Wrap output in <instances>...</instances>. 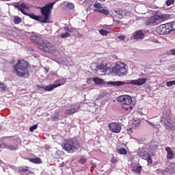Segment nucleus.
Returning <instances> with one entry per match:
<instances>
[{"mask_svg":"<svg viewBox=\"0 0 175 175\" xmlns=\"http://www.w3.org/2000/svg\"><path fill=\"white\" fill-rule=\"evenodd\" d=\"M55 3H57V1L48 3L45 6L40 8L41 14L44 16L35 15L34 14H29L28 17L32 18V20L38 21V23H40L41 24H47V23H49V20H50L51 9L54 8V5H55Z\"/></svg>","mask_w":175,"mask_h":175,"instance_id":"f257e3e1","label":"nucleus"},{"mask_svg":"<svg viewBox=\"0 0 175 175\" xmlns=\"http://www.w3.org/2000/svg\"><path fill=\"white\" fill-rule=\"evenodd\" d=\"M31 66L24 59H18L14 65V73L18 77H29L31 73Z\"/></svg>","mask_w":175,"mask_h":175,"instance_id":"f03ea898","label":"nucleus"},{"mask_svg":"<svg viewBox=\"0 0 175 175\" xmlns=\"http://www.w3.org/2000/svg\"><path fill=\"white\" fill-rule=\"evenodd\" d=\"M171 16L169 14H161L156 12L154 16H149L145 21V25L146 27H150L151 25H158V24H161L163 21H166L170 18Z\"/></svg>","mask_w":175,"mask_h":175,"instance_id":"7ed1b4c3","label":"nucleus"},{"mask_svg":"<svg viewBox=\"0 0 175 175\" xmlns=\"http://www.w3.org/2000/svg\"><path fill=\"white\" fill-rule=\"evenodd\" d=\"M147 83V78H141L135 80L128 81L127 82L124 81H109L107 84L109 85H116L120 87V85H125V84H131L133 85H144Z\"/></svg>","mask_w":175,"mask_h":175,"instance_id":"20e7f679","label":"nucleus"},{"mask_svg":"<svg viewBox=\"0 0 175 175\" xmlns=\"http://www.w3.org/2000/svg\"><path fill=\"white\" fill-rule=\"evenodd\" d=\"M62 147L69 154H73L75 150H79L80 148V142L75 139H67L66 143L63 144Z\"/></svg>","mask_w":175,"mask_h":175,"instance_id":"39448f33","label":"nucleus"},{"mask_svg":"<svg viewBox=\"0 0 175 175\" xmlns=\"http://www.w3.org/2000/svg\"><path fill=\"white\" fill-rule=\"evenodd\" d=\"M38 49L39 50H41V51H43V53H46L47 54H53V53H55V45L44 40L42 44L39 45Z\"/></svg>","mask_w":175,"mask_h":175,"instance_id":"423d86ee","label":"nucleus"},{"mask_svg":"<svg viewBox=\"0 0 175 175\" xmlns=\"http://www.w3.org/2000/svg\"><path fill=\"white\" fill-rule=\"evenodd\" d=\"M161 122H162L165 129L167 131H172L174 132L175 131V122L170 117L162 118L161 120Z\"/></svg>","mask_w":175,"mask_h":175,"instance_id":"0eeeda50","label":"nucleus"},{"mask_svg":"<svg viewBox=\"0 0 175 175\" xmlns=\"http://www.w3.org/2000/svg\"><path fill=\"white\" fill-rule=\"evenodd\" d=\"M172 25L170 23H166L164 25H161L156 28V32L159 35H167L172 32Z\"/></svg>","mask_w":175,"mask_h":175,"instance_id":"6e6552de","label":"nucleus"},{"mask_svg":"<svg viewBox=\"0 0 175 175\" xmlns=\"http://www.w3.org/2000/svg\"><path fill=\"white\" fill-rule=\"evenodd\" d=\"M13 6H14L16 9H18V10L21 12L23 14H25V16L29 15V14L25 12L24 9H26L27 10H28L29 9L31 8V7H29V5L25 3V2L21 3V5H20V3H14Z\"/></svg>","mask_w":175,"mask_h":175,"instance_id":"1a4fd4ad","label":"nucleus"},{"mask_svg":"<svg viewBox=\"0 0 175 175\" xmlns=\"http://www.w3.org/2000/svg\"><path fill=\"white\" fill-rule=\"evenodd\" d=\"M55 83H57L49 85L45 87H42V88H43V90L46 92L53 91V90H55V88H57V87H61V85H64V84H65L66 82L64 81L63 83H61V80L57 79L55 81Z\"/></svg>","mask_w":175,"mask_h":175,"instance_id":"9d476101","label":"nucleus"},{"mask_svg":"<svg viewBox=\"0 0 175 175\" xmlns=\"http://www.w3.org/2000/svg\"><path fill=\"white\" fill-rule=\"evenodd\" d=\"M137 155L139 158H142V159H145V161H147L148 163H152V159H151V154L147 152V151H138L137 152Z\"/></svg>","mask_w":175,"mask_h":175,"instance_id":"9b49d317","label":"nucleus"},{"mask_svg":"<svg viewBox=\"0 0 175 175\" xmlns=\"http://www.w3.org/2000/svg\"><path fill=\"white\" fill-rule=\"evenodd\" d=\"M109 129L112 133H120L122 127L120 123L111 122L109 124Z\"/></svg>","mask_w":175,"mask_h":175,"instance_id":"f8f14e48","label":"nucleus"},{"mask_svg":"<svg viewBox=\"0 0 175 175\" xmlns=\"http://www.w3.org/2000/svg\"><path fill=\"white\" fill-rule=\"evenodd\" d=\"M118 102L126 106L132 105V98L129 96H120L118 98Z\"/></svg>","mask_w":175,"mask_h":175,"instance_id":"ddd939ff","label":"nucleus"},{"mask_svg":"<svg viewBox=\"0 0 175 175\" xmlns=\"http://www.w3.org/2000/svg\"><path fill=\"white\" fill-rule=\"evenodd\" d=\"M115 72L117 76H125L128 71L126 70V68H125V66H122L120 65H117L116 66Z\"/></svg>","mask_w":175,"mask_h":175,"instance_id":"4468645a","label":"nucleus"},{"mask_svg":"<svg viewBox=\"0 0 175 175\" xmlns=\"http://www.w3.org/2000/svg\"><path fill=\"white\" fill-rule=\"evenodd\" d=\"M145 36H146L144 35V33H143V31L137 30L135 32H134L132 38L135 40H143Z\"/></svg>","mask_w":175,"mask_h":175,"instance_id":"2eb2a0df","label":"nucleus"},{"mask_svg":"<svg viewBox=\"0 0 175 175\" xmlns=\"http://www.w3.org/2000/svg\"><path fill=\"white\" fill-rule=\"evenodd\" d=\"M31 40L33 43H36V44H37V46L39 49V46H40V44H42V43H43L44 40L42 39V38H40V36H39L38 35H33L31 36Z\"/></svg>","mask_w":175,"mask_h":175,"instance_id":"dca6fc26","label":"nucleus"},{"mask_svg":"<svg viewBox=\"0 0 175 175\" xmlns=\"http://www.w3.org/2000/svg\"><path fill=\"white\" fill-rule=\"evenodd\" d=\"M29 169H31V167H28V166H19L18 167V173H19L21 175H24L25 174H31V171H29Z\"/></svg>","mask_w":175,"mask_h":175,"instance_id":"f3484780","label":"nucleus"},{"mask_svg":"<svg viewBox=\"0 0 175 175\" xmlns=\"http://www.w3.org/2000/svg\"><path fill=\"white\" fill-rule=\"evenodd\" d=\"M114 12L116 13L115 17H117V18H123L124 15L125 14V10H122L121 9H117L114 10Z\"/></svg>","mask_w":175,"mask_h":175,"instance_id":"a211bd4d","label":"nucleus"},{"mask_svg":"<svg viewBox=\"0 0 175 175\" xmlns=\"http://www.w3.org/2000/svg\"><path fill=\"white\" fill-rule=\"evenodd\" d=\"M97 70H102L103 73H106L107 72V64L102 62L97 65Z\"/></svg>","mask_w":175,"mask_h":175,"instance_id":"6ab92c4d","label":"nucleus"},{"mask_svg":"<svg viewBox=\"0 0 175 175\" xmlns=\"http://www.w3.org/2000/svg\"><path fill=\"white\" fill-rule=\"evenodd\" d=\"M79 110H80V106L66 110L65 114H66V116H72V114L78 113Z\"/></svg>","mask_w":175,"mask_h":175,"instance_id":"aec40b11","label":"nucleus"},{"mask_svg":"<svg viewBox=\"0 0 175 175\" xmlns=\"http://www.w3.org/2000/svg\"><path fill=\"white\" fill-rule=\"evenodd\" d=\"M165 151L167 152V159H173V157H174V153H173V150L170 147H166Z\"/></svg>","mask_w":175,"mask_h":175,"instance_id":"412c9836","label":"nucleus"},{"mask_svg":"<svg viewBox=\"0 0 175 175\" xmlns=\"http://www.w3.org/2000/svg\"><path fill=\"white\" fill-rule=\"evenodd\" d=\"M29 162H31V163H35L36 165H40L42 163V159L40 157L29 159Z\"/></svg>","mask_w":175,"mask_h":175,"instance_id":"4be33fe9","label":"nucleus"},{"mask_svg":"<svg viewBox=\"0 0 175 175\" xmlns=\"http://www.w3.org/2000/svg\"><path fill=\"white\" fill-rule=\"evenodd\" d=\"M94 12H97L98 13H100V14H106V16L109 15V10L106 9H102V10H96L94 9Z\"/></svg>","mask_w":175,"mask_h":175,"instance_id":"5701e85b","label":"nucleus"},{"mask_svg":"<svg viewBox=\"0 0 175 175\" xmlns=\"http://www.w3.org/2000/svg\"><path fill=\"white\" fill-rule=\"evenodd\" d=\"M93 81L94 82V84H97L98 85H100V84H103V79L98 78V77H94L93 78Z\"/></svg>","mask_w":175,"mask_h":175,"instance_id":"b1692460","label":"nucleus"},{"mask_svg":"<svg viewBox=\"0 0 175 175\" xmlns=\"http://www.w3.org/2000/svg\"><path fill=\"white\" fill-rule=\"evenodd\" d=\"M142 170H143V166L139 165L137 166L136 168H133L132 170V172H133V173H137V174H140V173H142Z\"/></svg>","mask_w":175,"mask_h":175,"instance_id":"393cba45","label":"nucleus"},{"mask_svg":"<svg viewBox=\"0 0 175 175\" xmlns=\"http://www.w3.org/2000/svg\"><path fill=\"white\" fill-rule=\"evenodd\" d=\"M90 69L94 73H97L98 72V65H96V64H95V63H92L90 66Z\"/></svg>","mask_w":175,"mask_h":175,"instance_id":"a878e982","label":"nucleus"},{"mask_svg":"<svg viewBox=\"0 0 175 175\" xmlns=\"http://www.w3.org/2000/svg\"><path fill=\"white\" fill-rule=\"evenodd\" d=\"M141 122H141L140 119H133V125L135 128L139 126L140 125Z\"/></svg>","mask_w":175,"mask_h":175,"instance_id":"bb28decb","label":"nucleus"},{"mask_svg":"<svg viewBox=\"0 0 175 175\" xmlns=\"http://www.w3.org/2000/svg\"><path fill=\"white\" fill-rule=\"evenodd\" d=\"M14 24H20V23H23V19L20 16H14Z\"/></svg>","mask_w":175,"mask_h":175,"instance_id":"cd10ccee","label":"nucleus"},{"mask_svg":"<svg viewBox=\"0 0 175 175\" xmlns=\"http://www.w3.org/2000/svg\"><path fill=\"white\" fill-rule=\"evenodd\" d=\"M118 152L119 154H121V155H126V154L128 153L126 150L124 148H120V149H118Z\"/></svg>","mask_w":175,"mask_h":175,"instance_id":"c85d7f7f","label":"nucleus"},{"mask_svg":"<svg viewBox=\"0 0 175 175\" xmlns=\"http://www.w3.org/2000/svg\"><path fill=\"white\" fill-rule=\"evenodd\" d=\"M69 36H70V33L65 32V33L61 34L60 38L62 39H66V38H69Z\"/></svg>","mask_w":175,"mask_h":175,"instance_id":"c756f323","label":"nucleus"},{"mask_svg":"<svg viewBox=\"0 0 175 175\" xmlns=\"http://www.w3.org/2000/svg\"><path fill=\"white\" fill-rule=\"evenodd\" d=\"M0 88H1V91H6L8 86H6V85H5V83L0 81Z\"/></svg>","mask_w":175,"mask_h":175,"instance_id":"7c9ffc66","label":"nucleus"},{"mask_svg":"<svg viewBox=\"0 0 175 175\" xmlns=\"http://www.w3.org/2000/svg\"><path fill=\"white\" fill-rule=\"evenodd\" d=\"M94 8L97 9V10H98V9H102V3H96L94 4Z\"/></svg>","mask_w":175,"mask_h":175,"instance_id":"2f4dec72","label":"nucleus"},{"mask_svg":"<svg viewBox=\"0 0 175 175\" xmlns=\"http://www.w3.org/2000/svg\"><path fill=\"white\" fill-rule=\"evenodd\" d=\"M167 87H172V85H175V81H170L166 82Z\"/></svg>","mask_w":175,"mask_h":175,"instance_id":"473e14b6","label":"nucleus"},{"mask_svg":"<svg viewBox=\"0 0 175 175\" xmlns=\"http://www.w3.org/2000/svg\"><path fill=\"white\" fill-rule=\"evenodd\" d=\"M64 31H66V32H68L70 33H72L73 32V30L72 29H70L68 26H65L64 27Z\"/></svg>","mask_w":175,"mask_h":175,"instance_id":"72a5a7b5","label":"nucleus"},{"mask_svg":"<svg viewBox=\"0 0 175 175\" xmlns=\"http://www.w3.org/2000/svg\"><path fill=\"white\" fill-rule=\"evenodd\" d=\"M38 129V124H34L33 126L29 128L30 132H33V131Z\"/></svg>","mask_w":175,"mask_h":175,"instance_id":"f704fd0d","label":"nucleus"},{"mask_svg":"<svg viewBox=\"0 0 175 175\" xmlns=\"http://www.w3.org/2000/svg\"><path fill=\"white\" fill-rule=\"evenodd\" d=\"M111 163H117V162H118V160L117 159V158L113 156L111 159Z\"/></svg>","mask_w":175,"mask_h":175,"instance_id":"c9c22d12","label":"nucleus"},{"mask_svg":"<svg viewBox=\"0 0 175 175\" xmlns=\"http://www.w3.org/2000/svg\"><path fill=\"white\" fill-rule=\"evenodd\" d=\"M173 3H174V0H167L166 1V5L167 6H170L171 5H173Z\"/></svg>","mask_w":175,"mask_h":175,"instance_id":"e433bc0d","label":"nucleus"},{"mask_svg":"<svg viewBox=\"0 0 175 175\" xmlns=\"http://www.w3.org/2000/svg\"><path fill=\"white\" fill-rule=\"evenodd\" d=\"M67 8H68V9H74L75 8V5L72 3H68L67 4Z\"/></svg>","mask_w":175,"mask_h":175,"instance_id":"4c0bfd02","label":"nucleus"},{"mask_svg":"<svg viewBox=\"0 0 175 175\" xmlns=\"http://www.w3.org/2000/svg\"><path fill=\"white\" fill-rule=\"evenodd\" d=\"M99 32H100V35H103V36H104V35H107V31H106L105 29H100V30H99Z\"/></svg>","mask_w":175,"mask_h":175,"instance_id":"58836bf2","label":"nucleus"},{"mask_svg":"<svg viewBox=\"0 0 175 175\" xmlns=\"http://www.w3.org/2000/svg\"><path fill=\"white\" fill-rule=\"evenodd\" d=\"M123 109H124V110L128 111L129 110H133V106H129V107H123Z\"/></svg>","mask_w":175,"mask_h":175,"instance_id":"ea45409f","label":"nucleus"},{"mask_svg":"<svg viewBox=\"0 0 175 175\" xmlns=\"http://www.w3.org/2000/svg\"><path fill=\"white\" fill-rule=\"evenodd\" d=\"M118 39H120V40H125L126 37L124 36H119Z\"/></svg>","mask_w":175,"mask_h":175,"instance_id":"a19ab883","label":"nucleus"},{"mask_svg":"<svg viewBox=\"0 0 175 175\" xmlns=\"http://www.w3.org/2000/svg\"><path fill=\"white\" fill-rule=\"evenodd\" d=\"M79 163H81L83 165V163H84V162H85V159H81L80 160H79Z\"/></svg>","mask_w":175,"mask_h":175,"instance_id":"79ce46f5","label":"nucleus"},{"mask_svg":"<svg viewBox=\"0 0 175 175\" xmlns=\"http://www.w3.org/2000/svg\"><path fill=\"white\" fill-rule=\"evenodd\" d=\"M170 53H172V55H175V49H171Z\"/></svg>","mask_w":175,"mask_h":175,"instance_id":"37998d69","label":"nucleus"},{"mask_svg":"<svg viewBox=\"0 0 175 175\" xmlns=\"http://www.w3.org/2000/svg\"><path fill=\"white\" fill-rule=\"evenodd\" d=\"M127 131L129 133H132V128L127 129Z\"/></svg>","mask_w":175,"mask_h":175,"instance_id":"c03bdc74","label":"nucleus"},{"mask_svg":"<svg viewBox=\"0 0 175 175\" xmlns=\"http://www.w3.org/2000/svg\"><path fill=\"white\" fill-rule=\"evenodd\" d=\"M92 165V167L94 168V169H95V167H96V163H92L91 164Z\"/></svg>","mask_w":175,"mask_h":175,"instance_id":"a18cd8bd","label":"nucleus"},{"mask_svg":"<svg viewBox=\"0 0 175 175\" xmlns=\"http://www.w3.org/2000/svg\"><path fill=\"white\" fill-rule=\"evenodd\" d=\"M44 70H45V72H46V73H49V69L46 68H44Z\"/></svg>","mask_w":175,"mask_h":175,"instance_id":"49530a36","label":"nucleus"},{"mask_svg":"<svg viewBox=\"0 0 175 175\" xmlns=\"http://www.w3.org/2000/svg\"><path fill=\"white\" fill-rule=\"evenodd\" d=\"M57 116H53V117L52 118L53 120H55V119H57Z\"/></svg>","mask_w":175,"mask_h":175,"instance_id":"de8ad7c7","label":"nucleus"},{"mask_svg":"<svg viewBox=\"0 0 175 175\" xmlns=\"http://www.w3.org/2000/svg\"><path fill=\"white\" fill-rule=\"evenodd\" d=\"M1 1H5V2H8V1H12V0H1Z\"/></svg>","mask_w":175,"mask_h":175,"instance_id":"09e8293b","label":"nucleus"},{"mask_svg":"<svg viewBox=\"0 0 175 175\" xmlns=\"http://www.w3.org/2000/svg\"><path fill=\"white\" fill-rule=\"evenodd\" d=\"M116 23H117V24H120V21H116Z\"/></svg>","mask_w":175,"mask_h":175,"instance_id":"8fccbe9b","label":"nucleus"},{"mask_svg":"<svg viewBox=\"0 0 175 175\" xmlns=\"http://www.w3.org/2000/svg\"><path fill=\"white\" fill-rule=\"evenodd\" d=\"M148 124H152L151 122H150L149 121H148Z\"/></svg>","mask_w":175,"mask_h":175,"instance_id":"3c124183","label":"nucleus"}]
</instances>
